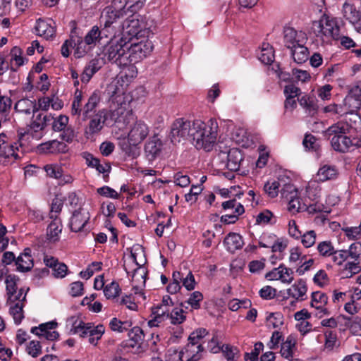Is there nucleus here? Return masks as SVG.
I'll list each match as a JSON object with an SVG mask.
<instances>
[{"label":"nucleus","mask_w":361,"mask_h":361,"mask_svg":"<svg viewBox=\"0 0 361 361\" xmlns=\"http://www.w3.org/2000/svg\"><path fill=\"white\" fill-rule=\"evenodd\" d=\"M219 126L215 119L211 118L207 123L201 120L192 121V138L197 149L211 151L216 142Z\"/></svg>","instance_id":"1"},{"label":"nucleus","mask_w":361,"mask_h":361,"mask_svg":"<svg viewBox=\"0 0 361 361\" xmlns=\"http://www.w3.org/2000/svg\"><path fill=\"white\" fill-rule=\"evenodd\" d=\"M349 126L345 123H337L325 131V136L331 140L334 150L346 152L355 145L353 140L346 135L349 133Z\"/></svg>","instance_id":"2"},{"label":"nucleus","mask_w":361,"mask_h":361,"mask_svg":"<svg viewBox=\"0 0 361 361\" xmlns=\"http://www.w3.org/2000/svg\"><path fill=\"white\" fill-rule=\"evenodd\" d=\"M311 31L322 42H329L339 37L340 27L336 18L324 15L312 22Z\"/></svg>","instance_id":"3"},{"label":"nucleus","mask_w":361,"mask_h":361,"mask_svg":"<svg viewBox=\"0 0 361 361\" xmlns=\"http://www.w3.org/2000/svg\"><path fill=\"white\" fill-rule=\"evenodd\" d=\"M207 334V331L204 328L194 331L190 335L189 343L185 347L184 350L180 353V360L181 361H198L201 358L200 353L203 351L200 341Z\"/></svg>","instance_id":"4"},{"label":"nucleus","mask_w":361,"mask_h":361,"mask_svg":"<svg viewBox=\"0 0 361 361\" xmlns=\"http://www.w3.org/2000/svg\"><path fill=\"white\" fill-rule=\"evenodd\" d=\"M126 46V40L123 37L111 39L104 49V56L109 61L116 63L119 67L126 66L128 61Z\"/></svg>","instance_id":"5"},{"label":"nucleus","mask_w":361,"mask_h":361,"mask_svg":"<svg viewBox=\"0 0 361 361\" xmlns=\"http://www.w3.org/2000/svg\"><path fill=\"white\" fill-rule=\"evenodd\" d=\"M126 16V12L123 9H117L114 6H106L100 16L101 27L106 30L109 35L114 32L116 24L121 23Z\"/></svg>","instance_id":"6"},{"label":"nucleus","mask_w":361,"mask_h":361,"mask_svg":"<svg viewBox=\"0 0 361 361\" xmlns=\"http://www.w3.org/2000/svg\"><path fill=\"white\" fill-rule=\"evenodd\" d=\"M192 122L183 118L176 119L171 126L169 138L174 145L192 137Z\"/></svg>","instance_id":"7"},{"label":"nucleus","mask_w":361,"mask_h":361,"mask_svg":"<svg viewBox=\"0 0 361 361\" xmlns=\"http://www.w3.org/2000/svg\"><path fill=\"white\" fill-rule=\"evenodd\" d=\"M129 339L123 341L120 346L127 352L139 354L145 350L143 330L135 326L128 333Z\"/></svg>","instance_id":"8"},{"label":"nucleus","mask_w":361,"mask_h":361,"mask_svg":"<svg viewBox=\"0 0 361 361\" xmlns=\"http://www.w3.org/2000/svg\"><path fill=\"white\" fill-rule=\"evenodd\" d=\"M128 47V64L136 63L149 54L153 49L151 41H141L138 43L131 44L126 42Z\"/></svg>","instance_id":"9"},{"label":"nucleus","mask_w":361,"mask_h":361,"mask_svg":"<svg viewBox=\"0 0 361 361\" xmlns=\"http://www.w3.org/2000/svg\"><path fill=\"white\" fill-rule=\"evenodd\" d=\"M6 138L4 133L0 134V164L4 166L12 164L18 158V144L9 142Z\"/></svg>","instance_id":"10"},{"label":"nucleus","mask_w":361,"mask_h":361,"mask_svg":"<svg viewBox=\"0 0 361 361\" xmlns=\"http://www.w3.org/2000/svg\"><path fill=\"white\" fill-rule=\"evenodd\" d=\"M137 251L142 252V247L140 245H137L135 248V251H131L130 257L133 259V262L137 266L133 270L132 274V281L134 283L133 289L135 290V293L137 294L140 292L142 287L145 286L146 281V276L147 271L145 267H142L137 262Z\"/></svg>","instance_id":"11"},{"label":"nucleus","mask_w":361,"mask_h":361,"mask_svg":"<svg viewBox=\"0 0 361 361\" xmlns=\"http://www.w3.org/2000/svg\"><path fill=\"white\" fill-rule=\"evenodd\" d=\"M90 219V213L82 207L75 209L70 219L69 226L73 232L87 231L85 228Z\"/></svg>","instance_id":"12"},{"label":"nucleus","mask_w":361,"mask_h":361,"mask_svg":"<svg viewBox=\"0 0 361 361\" xmlns=\"http://www.w3.org/2000/svg\"><path fill=\"white\" fill-rule=\"evenodd\" d=\"M264 190L270 198L276 197L280 192L282 198L288 199V193H292L294 186L290 183L282 185L279 180H273L264 184Z\"/></svg>","instance_id":"13"},{"label":"nucleus","mask_w":361,"mask_h":361,"mask_svg":"<svg viewBox=\"0 0 361 361\" xmlns=\"http://www.w3.org/2000/svg\"><path fill=\"white\" fill-rule=\"evenodd\" d=\"M149 133V127L148 125L145 121L138 120L130 125L128 139L133 143L140 144L148 136Z\"/></svg>","instance_id":"14"},{"label":"nucleus","mask_w":361,"mask_h":361,"mask_svg":"<svg viewBox=\"0 0 361 361\" xmlns=\"http://www.w3.org/2000/svg\"><path fill=\"white\" fill-rule=\"evenodd\" d=\"M342 14L358 32H361V12L357 10L355 5L345 2L342 6Z\"/></svg>","instance_id":"15"},{"label":"nucleus","mask_w":361,"mask_h":361,"mask_svg":"<svg viewBox=\"0 0 361 361\" xmlns=\"http://www.w3.org/2000/svg\"><path fill=\"white\" fill-rule=\"evenodd\" d=\"M265 278L267 280H280L284 283H290L293 278V271L290 268H287L283 264H281L279 267L273 269L267 273Z\"/></svg>","instance_id":"16"},{"label":"nucleus","mask_w":361,"mask_h":361,"mask_svg":"<svg viewBox=\"0 0 361 361\" xmlns=\"http://www.w3.org/2000/svg\"><path fill=\"white\" fill-rule=\"evenodd\" d=\"M106 115L105 109H101L89 118L90 122L85 133L90 135L99 133L103 128L104 125L106 124Z\"/></svg>","instance_id":"17"},{"label":"nucleus","mask_w":361,"mask_h":361,"mask_svg":"<svg viewBox=\"0 0 361 361\" xmlns=\"http://www.w3.org/2000/svg\"><path fill=\"white\" fill-rule=\"evenodd\" d=\"M109 34L106 32V30H104L102 27L99 29V27L97 25L93 26L91 30L86 34L83 40L84 46L87 49V51L94 47L97 42H99L100 40L104 37H108Z\"/></svg>","instance_id":"18"},{"label":"nucleus","mask_w":361,"mask_h":361,"mask_svg":"<svg viewBox=\"0 0 361 361\" xmlns=\"http://www.w3.org/2000/svg\"><path fill=\"white\" fill-rule=\"evenodd\" d=\"M143 20L137 18L135 14L127 18L121 25L122 30L125 34L131 37H136L142 30Z\"/></svg>","instance_id":"19"},{"label":"nucleus","mask_w":361,"mask_h":361,"mask_svg":"<svg viewBox=\"0 0 361 361\" xmlns=\"http://www.w3.org/2000/svg\"><path fill=\"white\" fill-rule=\"evenodd\" d=\"M71 24L72 25V29L70 34V38L67 40L74 44V47H75L74 53L75 56L80 58L87 52V49L85 46L83 47V40L82 37L79 35L75 22L71 21Z\"/></svg>","instance_id":"20"},{"label":"nucleus","mask_w":361,"mask_h":361,"mask_svg":"<svg viewBox=\"0 0 361 361\" xmlns=\"http://www.w3.org/2000/svg\"><path fill=\"white\" fill-rule=\"evenodd\" d=\"M162 142L157 135L152 137L145 145V154L149 161L154 160L161 153Z\"/></svg>","instance_id":"21"},{"label":"nucleus","mask_w":361,"mask_h":361,"mask_svg":"<svg viewBox=\"0 0 361 361\" xmlns=\"http://www.w3.org/2000/svg\"><path fill=\"white\" fill-rule=\"evenodd\" d=\"M307 292V286L306 281L302 279H298L287 289V294L288 296L300 301L306 300Z\"/></svg>","instance_id":"22"},{"label":"nucleus","mask_w":361,"mask_h":361,"mask_svg":"<svg viewBox=\"0 0 361 361\" xmlns=\"http://www.w3.org/2000/svg\"><path fill=\"white\" fill-rule=\"evenodd\" d=\"M67 322L71 324V331L73 334H78L80 337H88L89 334L91 332L93 326L91 324H85L78 319L77 317H71L68 319Z\"/></svg>","instance_id":"23"},{"label":"nucleus","mask_w":361,"mask_h":361,"mask_svg":"<svg viewBox=\"0 0 361 361\" xmlns=\"http://www.w3.org/2000/svg\"><path fill=\"white\" fill-rule=\"evenodd\" d=\"M106 117V125L114 123H126V119L133 118V115L131 111H128L123 116L125 110L123 107H118L113 111L105 109Z\"/></svg>","instance_id":"24"},{"label":"nucleus","mask_w":361,"mask_h":361,"mask_svg":"<svg viewBox=\"0 0 361 361\" xmlns=\"http://www.w3.org/2000/svg\"><path fill=\"white\" fill-rule=\"evenodd\" d=\"M39 150L47 154L65 153L68 150L67 145L57 140H53L39 145Z\"/></svg>","instance_id":"25"},{"label":"nucleus","mask_w":361,"mask_h":361,"mask_svg":"<svg viewBox=\"0 0 361 361\" xmlns=\"http://www.w3.org/2000/svg\"><path fill=\"white\" fill-rule=\"evenodd\" d=\"M243 161V155L240 150L237 148H232L227 152L226 166L231 171H237L240 169L241 162Z\"/></svg>","instance_id":"26"},{"label":"nucleus","mask_w":361,"mask_h":361,"mask_svg":"<svg viewBox=\"0 0 361 361\" xmlns=\"http://www.w3.org/2000/svg\"><path fill=\"white\" fill-rule=\"evenodd\" d=\"M102 61L100 59H92L85 67L81 74V81L87 83L92 77L102 68Z\"/></svg>","instance_id":"27"},{"label":"nucleus","mask_w":361,"mask_h":361,"mask_svg":"<svg viewBox=\"0 0 361 361\" xmlns=\"http://www.w3.org/2000/svg\"><path fill=\"white\" fill-rule=\"evenodd\" d=\"M17 271L20 272H27L33 267V260L30 255V250L27 248L24 252L20 255L16 260Z\"/></svg>","instance_id":"28"},{"label":"nucleus","mask_w":361,"mask_h":361,"mask_svg":"<svg viewBox=\"0 0 361 361\" xmlns=\"http://www.w3.org/2000/svg\"><path fill=\"white\" fill-rule=\"evenodd\" d=\"M224 244L225 245L228 251L233 252L243 247V238L238 233H230L224 238Z\"/></svg>","instance_id":"29"},{"label":"nucleus","mask_w":361,"mask_h":361,"mask_svg":"<svg viewBox=\"0 0 361 361\" xmlns=\"http://www.w3.org/2000/svg\"><path fill=\"white\" fill-rule=\"evenodd\" d=\"M52 120L53 116L51 114L38 113L36 116L33 115V121L30 126L35 131L42 130L50 125Z\"/></svg>","instance_id":"30"},{"label":"nucleus","mask_w":361,"mask_h":361,"mask_svg":"<svg viewBox=\"0 0 361 361\" xmlns=\"http://www.w3.org/2000/svg\"><path fill=\"white\" fill-rule=\"evenodd\" d=\"M15 109L17 111L24 113L25 114H30L31 112L35 114L38 112V108L36 105L35 101L23 98L18 100L15 104Z\"/></svg>","instance_id":"31"},{"label":"nucleus","mask_w":361,"mask_h":361,"mask_svg":"<svg viewBox=\"0 0 361 361\" xmlns=\"http://www.w3.org/2000/svg\"><path fill=\"white\" fill-rule=\"evenodd\" d=\"M99 97L97 94L93 93L88 99L87 102L82 109L83 120H87L96 114V107L99 102Z\"/></svg>","instance_id":"32"},{"label":"nucleus","mask_w":361,"mask_h":361,"mask_svg":"<svg viewBox=\"0 0 361 361\" xmlns=\"http://www.w3.org/2000/svg\"><path fill=\"white\" fill-rule=\"evenodd\" d=\"M283 42L285 46L291 49L299 44L300 40L298 39V32L293 27H287L283 29Z\"/></svg>","instance_id":"33"},{"label":"nucleus","mask_w":361,"mask_h":361,"mask_svg":"<svg viewBox=\"0 0 361 361\" xmlns=\"http://www.w3.org/2000/svg\"><path fill=\"white\" fill-rule=\"evenodd\" d=\"M35 30L37 35L49 39L55 34V30L50 24L44 20L39 19L37 21Z\"/></svg>","instance_id":"34"},{"label":"nucleus","mask_w":361,"mask_h":361,"mask_svg":"<svg viewBox=\"0 0 361 361\" xmlns=\"http://www.w3.org/2000/svg\"><path fill=\"white\" fill-rule=\"evenodd\" d=\"M47 228V235L50 241L56 242L59 240V235L61 233L62 225L61 220L58 219V216H55L54 219Z\"/></svg>","instance_id":"35"},{"label":"nucleus","mask_w":361,"mask_h":361,"mask_svg":"<svg viewBox=\"0 0 361 361\" xmlns=\"http://www.w3.org/2000/svg\"><path fill=\"white\" fill-rule=\"evenodd\" d=\"M317 176L319 181L324 182L336 178L338 171L334 166L324 165L319 169Z\"/></svg>","instance_id":"36"},{"label":"nucleus","mask_w":361,"mask_h":361,"mask_svg":"<svg viewBox=\"0 0 361 361\" xmlns=\"http://www.w3.org/2000/svg\"><path fill=\"white\" fill-rule=\"evenodd\" d=\"M290 51L291 56L297 63H302L308 59V49L300 43L292 48Z\"/></svg>","instance_id":"37"},{"label":"nucleus","mask_w":361,"mask_h":361,"mask_svg":"<svg viewBox=\"0 0 361 361\" xmlns=\"http://www.w3.org/2000/svg\"><path fill=\"white\" fill-rule=\"evenodd\" d=\"M296 190L294 188L292 193H288V199H286L288 200V210L293 214L305 210V204H301L300 199L296 197Z\"/></svg>","instance_id":"38"},{"label":"nucleus","mask_w":361,"mask_h":361,"mask_svg":"<svg viewBox=\"0 0 361 361\" xmlns=\"http://www.w3.org/2000/svg\"><path fill=\"white\" fill-rule=\"evenodd\" d=\"M258 57L262 63L271 64L274 61V51L273 47L270 46L269 43H263Z\"/></svg>","instance_id":"39"},{"label":"nucleus","mask_w":361,"mask_h":361,"mask_svg":"<svg viewBox=\"0 0 361 361\" xmlns=\"http://www.w3.org/2000/svg\"><path fill=\"white\" fill-rule=\"evenodd\" d=\"M138 145L139 144L133 143L128 140V141L124 140L121 142L120 144V147L126 156L131 157L132 159H135L140 154Z\"/></svg>","instance_id":"40"},{"label":"nucleus","mask_w":361,"mask_h":361,"mask_svg":"<svg viewBox=\"0 0 361 361\" xmlns=\"http://www.w3.org/2000/svg\"><path fill=\"white\" fill-rule=\"evenodd\" d=\"M317 250L319 255L322 257H331L332 255L336 253V249L331 241L324 240L318 243L317 245Z\"/></svg>","instance_id":"41"},{"label":"nucleus","mask_w":361,"mask_h":361,"mask_svg":"<svg viewBox=\"0 0 361 361\" xmlns=\"http://www.w3.org/2000/svg\"><path fill=\"white\" fill-rule=\"evenodd\" d=\"M8 304L10 306L9 312L13 316L14 322L16 324H20L22 319L24 318L23 307L25 305H23L21 302Z\"/></svg>","instance_id":"42"},{"label":"nucleus","mask_w":361,"mask_h":361,"mask_svg":"<svg viewBox=\"0 0 361 361\" xmlns=\"http://www.w3.org/2000/svg\"><path fill=\"white\" fill-rule=\"evenodd\" d=\"M328 302V297L326 294L316 291L312 293L311 306L317 310L324 307Z\"/></svg>","instance_id":"43"},{"label":"nucleus","mask_w":361,"mask_h":361,"mask_svg":"<svg viewBox=\"0 0 361 361\" xmlns=\"http://www.w3.org/2000/svg\"><path fill=\"white\" fill-rule=\"evenodd\" d=\"M299 104L301 106L305 108L311 116L314 115L317 111V105L314 102L313 98L304 95L301 98L298 99Z\"/></svg>","instance_id":"44"},{"label":"nucleus","mask_w":361,"mask_h":361,"mask_svg":"<svg viewBox=\"0 0 361 361\" xmlns=\"http://www.w3.org/2000/svg\"><path fill=\"white\" fill-rule=\"evenodd\" d=\"M203 300V295L200 291L193 292L190 298L184 303L180 304L182 307L187 308L185 303L190 305L192 309L198 310L200 307V302Z\"/></svg>","instance_id":"45"},{"label":"nucleus","mask_w":361,"mask_h":361,"mask_svg":"<svg viewBox=\"0 0 361 361\" xmlns=\"http://www.w3.org/2000/svg\"><path fill=\"white\" fill-rule=\"evenodd\" d=\"M295 345V341L293 338L288 336L286 341L281 344L280 353L281 356L286 359H290L293 357V348Z\"/></svg>","instance_id":"46"},{"label":"nucleus","mask_w":361,"mask_h":361,"mask_svg":"<svg viewBox=\"0 0 361 361\" xmlns=\"http://www.w3.org/2000/svg\"><path fill=\"white\" fill-rule=\"evenodd\" d=\"M169 319H170L171 324L176 325L184 322L186 316L183 308L175 307L171 312Z\"/></svg>","instance_id":"47"},{"label":"nucleus","mask_w":361,"mask_h":361,"mask_svg":"<svg viewBox=\"0 0 361 361\" xmlns=\"http://www.w3.org/2000/svg\"><path fill=\"white\" fill-rule=\"evenodd\" d=\"M69 118L65 115H60L56 118L53 117V120L51 122L52 129L56 132H61L68 126Z\"/></svg>","instance_id":"48"},{"label":"nucleus","mask_w":361,"mask_h":361,"mask_svg":"<svg viewBox=\"0 0 361 361\" xmlns=\"http://www.w3.org/2000/svg\"><path fill=\"white\" fill-rule=\"evenodd\" d=\"M110 328L114 331L123 332L131 326V322L128 321L122 322L117 318H113L109 323Z\"/></svg>","instance_id":"49"},{"label":"nucleus","mask_w":361,"mask_h":361,"mask_svg":"<svg viewBox=\"0 0 361 361\" xmlns=\"http://www.w3.org/2000/svg\"><path fill=\"white\" fill-rule=\"evenodd\" d=\"M121 292V288L118 283L112 281L104 288V294L107 299L115 298Z\"/></svg>","instance_id":"50"},{"label":"nucleus","mask_w":361,"mask_h":361,"mask_svg":"<svg viewBox=\"0 0 361 361\" xmlns=\"http://www.w3.org/2000/svg\"><path fill=\"white\" fill-rule=\"evenodd\" d=\"M283 324V317L279 313H271L267 317V326L269 329L279 328Z\"/></svg>","instance_id":"51"},{"label":"nucleus","mask_w":361,"mask_h":361,"mask_svg":"<svg viewBox=\"0 0 361 361\" xmlns=\"http://www.w3.org/2000/svg\"><path fill=\"white\" fill-rule=\"evenodd\" d=\"M222 207L224 210L231 209L234 213L238 214H243L245 212L244 207L236 201L235 199H232L222 203Z\"/></svg>","instance_id":"52"},{"label":"nucleus","mask_w":361,"mask_h":361,"mask_svg":"<svg viewBox=\"0 0 361 361\" xmlns=\"http://www.w3.org/2000/svg\"><path fill=\"white\" fill-rule=\"evenodd\" d=\"M26 295L27 291L25 292L24 289L21 288L18 290H16V292L7 295V303H16L18 302H21L23 305H25L26 301Z\"/></svg>","instance_id":"53"},{"label":"nucleus","mask_w":361,"mask_h":361,"mask_svg":"<svg viewBox=\"0 0 361 361\" xmlns=\"http://www.w3.org/2000/svg\"><path fill=\"white\" fill-rule=\"evenodd\" d=\"M44 171H46L47 176L51 178H54L56 179H60L63 177V169L62 168L56 164H48L44 167Z\"/></svg>","instance_id":"54"},{"label":"nucleus","mask_w":361,"mask_h":361,"mask_svg":"<svg viewBox=\"0 0 361 361\" xmlns=\"http://www.w3.org/2000/svg\"><path fill=\"white\" fill-rule=\"evenodd\" d=\"M104 326L102 324L94 327L88 336L90 343L96 345L98 341L101 338L102 336L104 333Z\"/></svg>","instance_id":"55"},{"label":"nucleus","mask_w":361,"mask_h":361,"mask_svg":"<svg viewBox=\"0 0 361 361\" xmlns=\"http://www.w3.org/2000/svg\"><path fill=\"white\" fill-rule=\"evenodd\" d=\"M263 240H265V236L261 238V240L259 242V246L260 247H271L273 252H283L287 246L286 243H283V242L279 239H277L272 245L264 244Z\"/></svg>","instance_id":"56"},{"label":"nucleus","mask_w":361,"mask_h":361,"mask_svg":"<svg viewBox=\"0 0 361 361\" xmlns=\"http://www.w3.org/2000/svg\"><path fill=\"white\" fill-rule=\"evenodd\" d=\"M344 102L350 114L361 109V99H353L351 96H346L344 99Z\"/></svg>","instance_id":"57"},{"label":"nucleus","mask_w":361,"mask_h":361,"mask_svg":"<svg viewBox=\"0 0 361 361\" xmlns=\"http://www.w3.org/2000/svg\"><path fill=\"white\" fill-rule=\"evenodd\" d=\"M19 278L13 274H9L6 276L5 283L7 295L15 293L16 290H18L17 282Z\"/></svg>","instance_id":"58"},{"label":"nucleus","mask_w":361,"mask_h":361,"mask_svg":"<svg viewBox=\"0 0 361 361\" xmlns=\"http://www.w3.org/2000/svg\"><path fill=\"white\" fill-rule=\"evenodd\" d=\"M302 243L305 247H312L316 242L317 234L314 231L311 230L306 231L300 237Z\"/></svg>","instance_id":"59"},{"label":"nucleus","mask_w":361,"mask_h":361,"mask_svg":"<svg viewBox=\"0 0 361 361\" xmlns=\"http://www.w3.org/2000/svg\"><path fill=\"white\" fill-rule=\"evenodd\" d=\"M11 56V61H15L17 67H20L24 63V59L22 56L23 51L18 47H14L12 48L10 52Z\"/></svg>","instance_id":"60"},{"label":"nucleus","mask_w":361,"mask_h":361,"mask_svg":"<svg viewBox=\"0 0 361 361\" xmlns=\"http://www.w3.org/2000/svg\"><path fill=\"white\" fill-rule=\"evenodd\" d=\"M27 353L33 357H38L42 353V346L38 341H31L27 347Z\"/></svg>","instance_id":"61"},{"label":"nucleus","mask_w":361,"mask_h":361,"mask_svg":"<svg viewBox=\"0 0 361 361\" xmlns=\"http://www.w3.org/2000/svg\"><path fill=\"white\" fill-rule=\"evenodd\" d=\"M302 144L304 147L309 150L317 151L319 148L317 138L311 134L305 135Z\"/></svg>","instance_id":"62"},{"label":"nucleus","mask_w":361,"mask_h":361,"mask_svg":"<svg viewBox=\"0 0 361 361\" xmlns=\"http://www.w3.org/2000/svg\"><path fill=\"white\" fill-rule=\"evenodd\" d=\"M170 313V307L162 304H159L152 307V315L161 316L167 319L169 317Z\"/></svg>","instance_id":"63"},{"label":"nucleus","mask_w":361,"mask_h":361,"mask_svg":"<svg viewBox=\"0 0 361 361\" xmlns=\"http://www.w3.org/2000/svg\"><path fill=\"white\" fill-rule=\"evenodd\" d=\"M145 2L146 0H128L126 2V11L135 13L144 6Z\"/></svg>","instance_id":"64"}]
</instances>
